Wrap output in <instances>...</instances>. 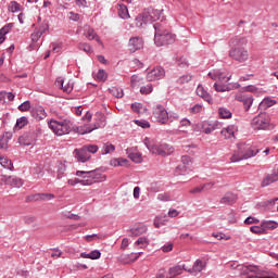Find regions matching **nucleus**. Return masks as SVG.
<instances>
[{
    "mask_svg": "<svg viewBox=\"0 0 278 278\" xmlns=\"http://www.w3.org/2000/svg\"><path fill=\"white\" fill-rule=\"evenodd\" d=\"M154 27V45L156 47H164L166 45H173L177 40V35L169 33L166 28V23L157 22Z\"/></svg>",
    "mask_w": 278,
    "mask_h": 278,
    "instance_id": "1",
    "label": "nucleus"
},
{
    "mask_svg": "<svg viewBox=\"0 0 278 278\" xmlns=\"http://www.w3.org/2000/svg\"><path fill=\"white\" fill-rule=\"evenodd\" d=\"M242 45H247L245 38L236 37L230 40V46L232 47L228 53L231 60L244 64L249 62V50H247Z\"/></svg>",
    "mask_w": 278,
    "mask_h": 278,
    "instance_id": "2",
    "label": "nucleus"
},
{
    "mask_svg": "<svg viewBox=\"0 0 278 278\" xmlns=\"http://www.w3.org/2000/svg\"><path fill=\"white\" fill-rule=\"evenodd\" d=\"M231 268L238 270L240 277L242 278H274L268 276V271L260 268L256 265H240L238 263H233Z\"/></svg>",
    "mask_w": 278,
    "mask_h": 278,
    "instance_id": "3",
    "label": "nucleus"
},
{
    "mask_svg": "<svg viewBox=\"0 0 278 278\" xmlns=\"http://www.w3.org/2000/svg\"><path fill=\"white\" fill-rule=\"evenodd\" d=\"M143 144L154 155H161L162 157H166L167 155H173L175 153V148L168 143H155V139H151L146 137L143 139Z\"/></svg>",
    "mask_w": 278,
    "mask_h": 278,
    "instance_id": "4",
    "label": "nucleus"
},
{
    "mask_svg": "<svg viewBox=\"0 0 278 278\" xmlns=\"http://www.w3.org/2000/svg\"><path fill=\"white\" fill-rule=\"evenodd\" d=\"M208 77L214 79V81H218L214 84L216 92H227V90H229V87H227L226 84L231 79V75H227L220 70H214L208 73Z\"/></svg>",
    "mask_w": 278,
    "mask_h": 278,
    "instance_id": "5",
    "label": "nucleus"
},
{
    "mask_svg": "<svg viewBox=\"0 0 278 278\" xmlns=\"http://www.w3.org/2000/svg\"><path fill=\"white\" fill-rule=\"evenodd\" d=\"M49 129L54 132V136H67L71 134L72 124L68 119H50L48 122Z\"/></svg>",
    "mask_w": 278,
    "mask_h": 278,
    "instance_id": "6",
    "label": "nucleus"
},
{
    "mask_svg": "<svg viewBox=\"0 0 278 278\" xmlns=\"http://www.w3.org/2000/svg\"><path fill=\"white\" fill-rule=\"evenodd\" d=\"M76 177H81V181H85L86 185L83 186H92L99 181H105V175H102L97 169L96 170H77Z\"/></svg>",
    "mask_w": 278,
    "mask_h": 278,
    "instance_id": "7",
    "label": "nucleus"
},
{
    "mask_svg": "<svg viewBox=\"0 0 278 278\" xmlns=\"http://www.w3.org/2000/svg\"><path fill=\"white\" fill-rule=\"evenodd\" d=\"M251 127L254 131H266V129H270V118L266 113H261L252 118Z\"/></svg>",
    "mask_w": 278,
    "mask_h": 278,
    "instance_id": "8",
    "label": "nucleus"
},
{
    "mask_svg": "<svg viewBox=\"0 0 278 278\" xmlns=\"http://www.w3.org/2000/svg\"><path fill=\"white\" fill-rule=\"evenodd\" d=\"M153 117L155 118L156 123L161 125H166L169 119L168 111L162 104H156L153 108Z\"/></svg>",
    "mask_w": 278,
    "mask_h": 278,
    "instance_id": "9",
    "label": "nucleus"
},
{
    "mask_svg": "<svg viewBox=\"0 0 278 278\" xmlns=\"http://www.w3.org/2000/svg\"><path fill=\"white\" fill-rule=\"evenodd\" d=\"M162 10L149 9L143 12L142 15L137 17V21H143V23H153L155 21H160V16H162Z\"/></svg>",
    "mask_w": 278,
    "mask_h": 278,
    "instance_id": "10",
    "label": "nucleus"
},
{
    "mask_svg": "<svg viewBox=\"0 0 278 278\" xmlns=\"http://www.w3.org/2000/svg\"><path fill=\"white\" fill-rule=\"evenodd\" d=\"M101 127H105V117L103 115L100 116V121L98 123L91 125H84L77 128L78 134H91L94 129H101Z\"/></svg>",
    "mask_w": 278,
    "mask_h": 278,
    "instance_id": "11",
    "label": "nucleus"
},
{
    "mask_svg": "<svg viewBox=\"0 0 278 278\" xmlns=\"http://www.w3.org/2000/svg\"><path fill=\"white\" fill-rule=\"evenodd\" d=\"M37 139H38V135L36 134V131H29V132L22 135L18 138V142H20V144H23L24 147H29V146L34 144V142H36Z\"/></svg>",
    "mask_w": 278,
    "mask_h": 278,
    "instance_id": "12",
    "label": "nucleus"
},
{
    "mask_svg": "<svg viewBox=\"0 0 278 278\" xmlns=\"http://www.w3.org/2000/svg\"><path fill=\"white\" fill-rule=\"evenodd\" d=\"M166 75V72L163 70V67H154L147 74V80L148 81H157V79H163V77Z\"/></svg>",
    "mask_w": 278,
    "mask_h": 278,
    "instance_id": "13",
    "label": "nucleus"
},
{
    "mask_svg": "<svg viewBox=\"0 0 278 278\" xmlns=\"http://www.w3.org/2000/svg\"><path fill=\"white\" fill-rule=\"evenodd\" d=\"M49 30V24L47 22H43L39 28H36L34 33L30 35V39L33 42H38L40 38H42V35L45 31Z\"/></svg>",
    "mask_w": 278,
    "mask_h": 278,
    "instance_id": "14",
    "label": "nucleus"
},
{
    "mask_svg": "<svg viewBox=\"0 0 278 278\" xmlns=\"http://www.w3.org/2000/svg\"><path fill=\"white\" fill-rule=\"evenodd\" d=\"M241 151H243V160L255 157V155L260 153L258 149L247 143H241Z\"/></svg>",
    "mask_w": 278,
    "mask_h": 278,
    "instance_id": "15",
    "label": "nucleus"
},
{
    "mask_svg": "<svg viewBox=\"0 0 278 278\" xmlns=\"http://www.w3.org/2000/svg\"><path fill=\"white\" fill-rule=\"evenodd\" d=\"M126 155L131 160V162H135V164H141L142 162V154L138 152L136 148H127Z\"/></svg>",
    "mask_w": 278,
    "mask_h": 278,
    "instance_id": "16",
    "label": "nucleus"
},
{
    "mask_svg": "<svg viewBox=\"0 0 278 278\" xmlns=\"http://www.w3.org/2000/svg\"><path fill=\"white\" fill-rule=\"evenodd\" d=\"M84 36H86L89 40H96L98 45H101V47H103V41H101V38H99V35H97V31H94L92 27L85 26Z\"/></svg>",
    "mask_w": 278,
    "mask_h": 278,
    "instance_id": "17",
    "label": "nucleus"
},
{
    "mask_svg": "<svg viewBox=\"0 0 278 278\" xmlns=\"http://www.w3.org/2000/svg\"><path fill=\"white\" fill-rule=\"evenodd\" d=\"M271 225H275V222H263L261 224V226L250 227V231H252V233L261 235L266 231V227H269V228L273 227L274 229L277 227V226H271Z\"/></svg>",
    "mask_w": 278,
    "mask_h": 278,
    "instance_id": "18",
    "label": "nucleus"
},
{
    "mask_svg": "<svg viewBox=\"0 0 278 278\" xmlns=\"http://www.w3.org/2000/svg\"><path fill=\"white\" fill-rule=\"evenodd\" d=\"M144 42L142 41V38L139 37H132L129 40V51H131V53H136V51H139V49H142Z\"/></svg>",
    "mask_w": 278,
    "mask_h": 278,
    "instance_id": "19",
    "label": "nucleus"
},
{
    "mask_svg": "<svg viewBox=\"0 0 278 278\" xmlns=\"http://www.w3.org/2000/svg\"><path fill=\"white\" fill-rule=\"evenodd\" d=\"M236 131H238V126L229 125L223 128L220 134L226 140H230V138H236Z\"/></svg>",
    "mask_w": 278,
    "mask_h": 278,
    "instance_id": "20",
    "label": "nucleus"
},
{
    "mask_svg": "<svg viewBox=\"0 0 278 278\" xmlns=\"http://www.w3.org/2000/svg\"><path fill=\"white\" fill-rule=\"evenodd\" d=\"M236 100L243 103L245 112H249L251 105H253V96L239 94L236 97Z\"/></svg>",
    "mask_w": 278,
    "mask_h": 278,
    "instance_id": "21",
    "label": "nucleus"
},
{
    "mask_svg": "<svg viewBox=\"0 0 278 278\" xmlns=\"http://www.w3.org/2000/svg\"><path fill=\"white\" fill-rule=\"evenodd\" d=\"M75 157L78 162L86 163L88 160H90V154L87 152L86 148L83 147L80 149H76L74 151Z\"/></svg>",
    "mask_w": 278,
    "mask_h": 278,
    "instance_id": "22",
    "label": "nucleus"
},
{
    "mask_svg": "<svg viewBox=\"0 0 278 278\" xmlns=\"http://www.w3.org/2000/svg\"><path fill=\"white\" fill-rule=\"evenodd\" d=\"M30 114L36 121H45V118H47V111H45L42 106H35Z\"/></svg>",
    "mask_w": 278,
    "mask_h": 278,
    "instance_id": "23",
    "label": "nucleus"
},
{
    "mask_svg": "<svg viewBox=\"0 0 278 278\" xmlns=\"http://www.w3.org/2000/svg\"><path fill=\"white\" fill-rule=\"evenodd\" d=\"M184 270H188V268H186V265H176L174 267H170L168 269V276L166 278H175L179 275H182Z\"/></svg>",
    "mask_w": 278,
    "mask_h": 278,
    "instance_id": "24",
    "label": "nucleus"
},
{
    "mask_svg": "<svg viewBox=\"0 0 278 278\" xmlns=\"http://www.w3.org/2000/svg\"><path fill=\"white\" fill-rule=\"evenodd\" d=\"M195 92H197L198 97H201L207 103H212V96H210V93L205 90V88L203 86L199 85L197 87Z\"/></svg>",
    "mask_w": 278,
    "mask_h": 278,
    "instance_id": "25",
    "label": "nucleus"
},
{
    "mask_svg": "<svg viewBox=\"0 0 278 278\" xmlns=\"http://www.w3.org/2000/svg\"><path fill=\"white\" fill-rule=\"evenodd\" d=\"M66 162H59L56 166V179H62L63 177H66Z\"/></svg>",
    "mask_w": 278,
    "mask_h": 278,
    "instance_id": "26",
    "label": "nucleus"
},
{
    "mask_svg": "<svg viewBox=\"0 0 278 278\" xmlns=\"http://www.w3.org/2000/svg\"><path fill=\"white\" fill-rule=\"evenodd\" d=\"M235 201H238V197L236 194H233L232 192H228L226 193L222 199H220V203H223L224 205H232V203Z\"/></svg>",
    "mask_w": 278,
    "mask_h": 278,
    "instance_id": "27",
    "label": "nucleus"
},
{
    "mask_svg": "<svg viewBox=\"0 0 278 278\" xmlns=\"http://www.w3.org/2000/svg\"><path fill=\"white\" fill-rule=\"evenodd\" d=\"M147 231L148 229L144 225H138L130 229L131 236H135L136 238H138L139 236H143V233H147Z\"/></svg>",
    "mask_w": 278,
    "mask_h": 278,
    "instance_id": "28",
    "label": "nucleus"
},
{
    "mask_svg": "<svg viewBox=\"0 0 278 278\" xmlns=\"http://www.w3.org/2000/svg\"><path fill=\"white\" fill-rule=\"evenodd\" d=\"M244 160V152L241 149V143L238 144V150L233 152L232 156L230 157V162H242Z\"/></svg>",
    "mask_w": 278,
    "mask_h": 278,
    "instance_id": "29",
    "label": "nucleus"
},
{
    "mask_svg": "<svg viewBox=\"0 0 278 278\" xmlns=\"http://www.w3.org/2000/svg\"><path fill=\"white\" fill-rule=\"evenodd\" d=\"M117 14L119 18H124V20L130 18L129 9H127V5L125 4H117Z\"/></svg>",
    "mask_w": 278,
    "mask_h": 278,
    "instance_id": "30",
    "label": "nucleus"
},
{
    "mask_svg": "<svg viewBox=\"0 0 278 278\" xmlns=\"http://www.w3.org/2000/svg\"><path fill=\"white\" fill-rule=\"evenodd\" d=\"M0 165L2 168H7V170H14V164H12V160L8 159V156L0 155Z\"/></svg>",
    "mask_w": 278,
    "mask_h": 278,
    "instance_id": "31",
    "label": "nucleus"
},
{
    "mask_svg": "<svg viewBox=\"0 0 278 278\" xmlns=\"http://www.w3.org/2000/svg\"><path fill=\"white\" fill-rule=\"evenodd\" d=\"M135 249H147L149 247V238L139 237L134 243Z\"/></svg>",
    "mask_w": 278,
    "mask_h": 278,
    "instance_id": "32",
    "label": "nucleus"
},
{
    "mask_svg": "<svg viewBox=\"0 0 278 278\" xmlns=\"http://www.w3.org/2000/svg\"><path fill=\"white\" fill-rule=\"evenodd\" d=\"M205 268V262L197 260L191 269H187L188 273H201Z\"/></svg>",
    "mask_w": 278,
    "mask_h": 278,
    "instance_id": "33",
    "label": "nucleus"
},
{
    "mask_svg": "<svg viewBox=\"0 0 278 278\" xmlns=\"http://www.w3.org/2000/svg\"><path fill=\"white\" fill-rule=\"evenodd\" d=\"M8 186H12V188H23V179L16 176H9Z\"/></svg>",
    "mask_w": 278,
    "mask_h": 278,
    "instance_id": "34",
    "label": "nucleus"
},
{
    "mask_svg": "<svg viewBox=\"0 0 278 278\" xmlns=\"http://www.w3.org/2000/svg\"><path fill=\"white\" fill-rule=\"evenodd\" d=\"M277 101L270 99V98H265L258 105V110H268V108H273Z\"/></svg>",
    "mask_w": 278,
    "mask_h": 278,
    "instance_id": "35",
    "label": "nucleus"
},
{
    "mask_svg": "<svg viewBox=\"0 0 278 278\" xmlns=\"http://www.w3.org/2000/svg\"><path fill=\"white\" fill-rule=\"evenodd\" d=\"M102 155H109V153H114L116 151V147L110 142H106L102 147Z\"/></svg>",
    "mask_w": 278,
    "mask_h": 278,
    "instance_id": "36",
    "label": "nucleus"
},
{
    "mask_svg": "<svg viewBox=\"0 0 278 278\" xmlns=\"http://www.w3.org/2000/svg\"><path fill=\"white\" fill-rule=\"evenodd\" d=\"M215 129H216V127H214V125L210 124V122H203V126H202L203 134H212V131H214Z\"/></svg>",
    "mask_w": 278,
    "mask_h": 278,
    "instance_id": "37",
    "label": "nucleus"
},
{
    "mask_svg": "<svg viewBox=\"0 0 278 278\" xmlns=\"http://www.w3.org/2000/svg\"><path fill=\"white\" fill-rule=\"evenodd\" d=\"M218 115L220 118H231V111H229L227 108H219Z\"/></svg>",
    "mask_w": 278,
    "mask_h": 278,
    "instance_id": "38",
    "label": "nucleus"
},
{
    "mask_svg": "<svg viewBox=\"0 0 278 278\" xmlns=\"http://www.w3.org/2000/svg\"><path fill=\"white\" fill-rule=\"evenodd\" d=\"M110 92L113 97H116V99H123L124 97V92H123V89L121 88H116V87H113L110 89Z\"/></svg>",
    "mask_w": 278,
    "mask_h": 278,
    "instance_id": "39",
    "label": "nucleus"
},
{
    "mask_svg": "<svg viewBox=\"0 0 278 278\" xmlns=\"http://www.w3.org/2000/svg\"><path fill=\"white\" fill-rule=\"evenodd\" d=\"M131 110L132 112H135L136 114H140V112H147V109L144 106H142L141 103L135 102L131 104Z\"/></svg>",
    "mask_w": 278,
    "mask_h": 278,
    "instance_id": "40",
    "label": "nucleus"
},
{
    "mask_svg": "<svg viewBox=\"0 0 278 278\" xmlns=\"http://www.w3.org/2000/svg\"><path fill=\"white\" fill-rule=\"evenodd\" d=\"M12 27H14V24H13V23H9V24H7L5 26H3V27L0 29V36H2V38H5V35H7V34H10V30L12 29Z\"/></svg>",
    "mask_w": 278,
    "mask_h": 278,
    "instance_id": "41",
    "label": "nucleus"
},
{
    "mask_svg": "<svg viewBox=\"0 0 278 278\" xmlns=\"http://www.w3.org/2000/svg\"><path fill=\"white\" fill-rule=\"evenodd\" d=\"M134 123L135 125H138V127H141L142 129H149V127H151V124L144 119H135Z\"/></svg>",
    "mask_w": 278,
    "mask_h": 278,
    "instance_id": "42",
    "label": "nucleus"
},
{
    "mask_svg": "<svg viewBox=\"0 0 278 278\" xmlns=\"http://www.w3.org/2000/svg\"><path fill=\"white\" fill-rule=\"evenodd\" d=\"M9 12H21V4L16 1L9 3Z\"/></svg>",
    "mask_w": 278,
    "mask_h": 278,
    "instance_id": "43",
    "label": "nucleus"
},
{
    "mask_svg": "<svg viewBox=\"0 0 278 278\" xmlns=\"http://www.w3.org/2000/svg\"><path fill=\"white\" fill-rule=\"evenodd\" d=\"M188 173V166L186 165H178L175 169V175H186Z\"/></svg>",
    "mask_w": 278,
    "mask_h": 278,
    "instance_id": "44",
    "label": "nucleus"
},
{
    "mask_svg": "<svg viewBox=\"0 0 278 278\" xmlns=\"http://www.w3.org/2000/svg\"><path fill=\"white\" fill-rule=\"evenodd\" d=\"M96 79H98V81H105V79H108V73H105L103 70L98 71L96 74Z\"/></svg>",
    "mask_w": 278,
    "mask_h": 278,
    "instance_id": "45",
    "label": "nucleus"
},
{
    "mask_svg": "<svg viewBox=\"0 0 278 278\" xmlns=\"http://www.w3.org/2000/svg\"><path fill=\"white\" fill-rule=\"evenodd\" d=\"M27 123H28L27 117L22 116V117L17 118L15 127L23 129V127H25V125H27Z\"/></svg>",
    "mask_w": 278,
    "mask_h": 278,
    "instance_id": "46",
    "label": "nucleus"
},
{
    "mask_svg": "<svg viewBox=\"0 0 278 278\" xmlns=\"http://www.w3.org/2000/svg\"><path fill=\"white\" fill-rule=\"evenodd\" d=\"M245 92H254L255 94H262V89H258L257 87L253 85H249L244 87Z\"/></svg>",
    "mask_w": 278,
    "mask_h": 278,
    "instance_id": "47",
    "label": "nucleus"
},
{
    "mask_svg": "<svg viewBox=\"0 0 278 278\" xmlns=\"http://www.w3.org/2000/svg\"><path fill=\"white\" fill-rule=\"evenodd\" d=\"M78 49L85 53H92V47L89 43H79Z\"/></svg>",
    "mask_w": 278,
    "mask_h": 278,
    "instance_id": "48",
    "label": "nucleus"
},
{
    "mask_svg": "<svg viewBox=\"0 0 278 278\" xmlns=\"http://www.w3.org/2000/svg\"><path fill=\"white\" fill-rule=\"evenodd\" d=\"M31 108V103L29 101H25L24 103L18 105L20 112H29Z\"/></svg>",
    "mask_w": 278,
    "mask_h": 278,
    "instance_id": "49",
    "label": "nucleus"
},
{
    "mask_svg": "<svg viewBox=\"0 0 278 278\" xmlns=\"http://www.w3.org/2000/svg\"><path fill=\"white\" fill-rule=\"evenodd\" d=\"M8 142H10V137L1 136L0 137V149H8Z\"/></svg>",
    "mask_w": 278,
    "mask_h": 278,
    "instance_id": "50",
    "label": "nucleus"
},
{
    "mask_svg": "<svg viewBox=\"0 0 278 278\" xmlns=\"http://www.w3.org/2000/svg\"><path fill=\"white\" fill-rule=\"evenodd\" d=\"M84 147H85L87 153H89V154L97 153V151H99V146H97V144H86Z\"/></svg>",
    "mask_w": 278,
    "mask_h": 278,
    "instance_id": "51",
    "label": "nucleus"
},
{
    "mask_svg": "<svg viewBox=\"0 0 278 278\" xmlns=\"http://www.w3.org/2000/svg\"><path fill=\"white\" fill-rule=\"evenodd\" d=\"M141 94H151L153 92V85H147L140 88Z\"/></svg>",
    "mask_w": 278,
    "mask_h": 278,
    "instance_id": "52",
    "label": "nucleus"
},
{
    "mask_svg": "<svg viewBox=\"0 0 278 278\" xmlns=\"http://www.w3.org/2000/svg\"><path fill=\"white\" fill-rule=\"evenodd\" d=\"M68 186L75 187L77 184H80V186L86 185V181H81L79 178H72L67 180Z\"/></svg>",
    "mask_w": 278,
    "mask_h": 278,
    "instance_id": "53",
    "label": "nucleus"
},
{
    "mask_svg": "<svg viewBox=\"0 0 278 278\" xmlns=\"http://www.w3.org/2000/svg\"><path fill=\"white\" fill-rule=\"evenodd\" d=\"M162 225H166V219H164V217H162V216L156 217L154 219V227H156V229H160V227H162Z\"/></svg>",
    "mask_w": 278,
    "mask_h": 278,
    "instance_id": "54",
    "label": "nucleus"
},
{
    "mask_svg": "<svg viewBox=\"0 0 278 278\" xmlns=\"http://www.w3.org/2000/svg\"><path fill=\"white\" fill-rule=\"evenodd\" d=\"M63 92H73V81L68 80L67 83H64L63 85Z\"/></svg>",
    "mask_w": 278,
    "mask_h": 278,
    "instance_id": "55",
    "label": "nucleus"
},
{
    "mask_svg": "<svg viewBox=\"0 0 278 278\" xmlns=\"http://www.w3.org/2000/svg\"><path fill=\"white\" fill-rule=\"evenodd\" d=\"M244 225H260V219L250 216L245 218Z\"/></svg>",
    "mask_w": 278,
    "mask_h": 278,
    "instance_id": "56",
    "label": "nucleus"
},
{
    "mask_svg": "<svg viewBox=\"0 0 278 278\" xmlns=\"http://www.w3.org/2000/svg\"><path fill=\"white\" fill-rule=\"evenodd\" d=\"M39 199L41 201H51V199H55V195L53 193H41L39 194Z\"/></svg>",
    "mask_w": 278,
    "mask_h": 278,
    "instance_id": "57",
    "label": "nucleus"
},
{
    "mask_svg": "<svg viewBox=\"0 0 278 278\" xmlns=\"http://www.w3.org/2000/svg\"><path fill=\"white\" fill-rule=\"evenodd\" d=\"M101 257V252L99 250H93L89 253V260H99Z\"/></svg>",
    "mask_w": 278,
    "mask_h": 278,
    "instance_id": "58",
    "label": "nucleus"
},
{
    "mask_svg": "<svg viewBox=\"0 0 278 278\" xmlns=\"http://www.w3.org/2000/svg\"><path fill=\"white\" fill-rule=\"evenodd\" d=\"M181 162H182V165L190 166V164H192V159L188 155H184L181 157Z\"/></svg>",
    "mask_w": 278,
    "mask_h": 278,
    "instance_id": "59",
    "label": "nucleus"
},
{
    "mask_svg": "<svg viewBox=\"0 0 278 278\" xmlns=\"http://www.w3.org/2000/svg\"><path fill=\"white\" fill-rule=\"evenodd\" d=\"M192 114H199L201 112H203V105L201 104H195L192 109H191Z\"/></svg>",
    "mask_w": 278,
    "mask_h": 278,
    "instance_id": "60",
    "label": "nucleus"
},
{
    "mask_svg": "<svg viewBox=\"0 0 278 278\" xmlns=\"http://www.w3.org/2000/svg\"><path fill=\"white\" fill-rule=\"evenodd\" d=\"M159 201H170V194L168 193H160L157 195Z\"/></svg>",
    "mask_w": 278,
    "mask_h": 278,
    "instance_id": "61",
    "label": "nucleus"
},
{
    "mask_svg": "<svg viewBox=\"0 0 278 278\" xmlns=\"http://www.w3.org/2000/svg\"><path fill=\"white\" fill-rule=\"evenodd\" d=\"M215 186V182H206L202 185V191L205 192L207 190H212Z\"/></svg>",
    "mask_w": 278,
    "mask_h": 278,
    "instance_id": "62",
    "label": "nucleus"
},
{
    "mask_svg": "<svg viewBox=\"0 0 278 278\" xmlns=\"http://www.w3.org/2000/svg\"><path fill=\"white\" fill-rule=\"evenodd\" d=\"M192 79V76H190V75H184L182 77H180L179 79H178V81L180 83V84H188V81H190Z\"/></svg>",
    "mask_w": 278,
    "mask_h": 278,
    "instance_id": "63",
    "label": "nucleus"
},
{
    "mask_svg": "<svg viewBox=\"0 0 278 278\" xmlns=\"http://www.w3.org/2000/svg\"><path fill=\"white\" fill-rule=\"evenodd\" d=\"M193 131H203V122L198 124H192Z\"/></svg>",
    "mask_w": 278,
    "mask_h": 278,
    "instance_id": "64",
    "label": "nucleus"
}]
</instances>
